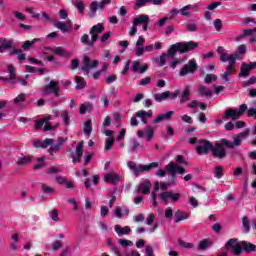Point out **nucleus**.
<instances>
[{
  "label": "nucleus",
  "mask_w": 256,
  "mask_h": 256,
  "mask_svg": "<svg viewBox=\"0 0 256 256\" xmlns=\"http://www.w3.org/2000/svg\"><path fill=\"white\" fill-rule=\"evenodd\" d=\"M199 47V43L195 41H189V42H177L170 46V48L167 51V54H162L160 56L159 65L160 67H165L167 65V57H175L177 53H180L183 55L184 53H189V51H193Z\"/></svg>",
  "instance_id": "obj_1"
},
{
  "label": "nucleus",
  "mask_w": 256,
  "mask_h": 256,
  "mask_svg": "<svg viewBox=\"0 0 256 256\" xmlns=\"http://www.w3.org/2000/svg\"><path fill=\"white\" fill-rule=\"evenodd\" d=\"M127 167H129V169H131L133 171L135 177H139L141 172L149 173V171H151V169H157V167H159V162H152L148 165H140L137 167L136 162L129 161L127 163Z\"/></svg>",
  "instance_id": "obj_2"
},
{
  "label": "nucleus",
  "mask_w": 256,
  "mask_h": 256,
  "mask_svg": "<svg viewBox=\"0 0 256 256\" xmlns=\"http://www.w3.org/2000/svg\"><path fill=\"white\" fill-rule=\"evenodd\" d=\"M226 251L232 252L233 255H241L243 253L242 242H239L237 238L229 239L224 245Z\"/></svg>",
  "instance_id": "obj_3"
},
{
  "label": "nucleus",
  "mask_w": 256,
  "mask_h": 256,
  "mask_svg": "<svg viewBox=\"0 0 256 256\" xmlns=\"http://www.w3.org/2000/svg\"><path fill=\"white\" fill-rule=\"evenodd\" d=\"M165 169L167 173L171 175L172 181H175V179H177V173H179V175H185V168L179 166V164L175 162H170L168 165L165 166Z\"/></svg>",
  "instance_id": "obj_4"
},
{
  "label": "nucleus",
  "mask_w": 256,
  "mask_h": 256,
  "mask_svg": "<svg viewBox=\"0 0 256 256\" xmlns=\"http://www.w3.org/2000/svg\"><path fill=\"white\" fill-rule=\"evenodd\" d=\"M199 67L197 66V60L190 59L187 64H185L180 70V77H185L186 75L193 74L197 71Z\"/></svg>",
  "instance_id": "obj_5"
},
{
  "label": "nucleus",
  "mask_w": 256,
  "mask_h": 256,
  "mask_svg": "<svg viewBox=\"0 0 256 256\" xmlns=\"http://www.w3.org/2000/svg\"><path fill=\"white\" fill-rule=\"evenodd\" d=\"M198 143H200V145L196 147L197 154L201 155L204 153V155H209V151H212L213 149V143L205 139L198 140Z\"/></svg>",
  "instance_id": "obj_6"
},
{
  "label": "nucleus",
  "mask_w": 256,
  "mask_h": 256,
  "mask_svg": "<svg viewBox=\"0 0 256 256\" xmlns=\"http://www.w3.org/2000/svg\"><path fill=\"white\" fill-rule=\"evenodd\" d=\"M59 81H53L51 80L49 84L44 86L43 93L44 95H49L50 93H53L55 97H61V94H59Z\"/></svg>",
  "instance_id": "obj_7"
},
{
  "label": "nucleus",
  "mask_w": 256,
  "mask_h": 256,
  "mask_svg": "<svg viewBox=\"0 0 256 256\" xmlns=\"http://www.w3.org/2000/svg\"><path fill=\"white\" fill-rule=\"evenodd\" d=\"M212 156L215 159H225L227 157V150L221 143H217L215 147L212 146Z\"/></svg>",
  "instance_id": "obj_8"
},
{
  "label": "nucleus",
  "mask_w": 256,
  "mask_h": 256,
  "mask_svg": "<svg viewBox=\"0 0 256 256\" xmlns=\"http://www.w3.org/2000/svg\"><path fill=\"white\" fill-rule=\"evenodd\" d=\"M98 67H99L98 60H94L91 63V58H89V56H87V55L84 56V62H83V66H82L83 73H89L90 69H97Z\"/></svg>",
  "instance_id": "obj_9"
},
{
  "label": "nucleus",
  "mask_w": 256,
  "mask_h": 256,
  "mask_svg": "<svg viewBox=\"0 0 256 256\" xmlns=\"http://www.w3.org/2000/svg\"><path fill=\"white\" fill-rule=\"evenodd\" d=\"M105 31V25L103 23H98L94 25L90 29V35L92 36V41H98L99 40V35Z\"/></svg>",
  "instance_id": "obj_10"
},
{
  "label": "nucleus",
  "mask_w": 256,
  "mask_h": 256,
  "mask_svg": "<svg viewBox=\"0 0 256 256\" xmlns=\"http://www.w3.org/2000/svg\"><path fill=\"white\" fill-rule=\"evenodd\" d=\"M138 193H143V195H149L151 193V181L145 180L144 182L140 183L137 188Z\"/></svg>",
  "instance_id": "obj_11"
},
{
  "label": "nucleus",
  "mask_w": 256,
  "mask_h": 256,
  "mask_svg": "<svg viewBox=\"0 0 256 256\" xmlns=\"http://www.w3.org/2000/svg\"><path fill=\"white\" fill-rule=\"evenodd\" d=\"M66 141L67 138L59 137L57 143L48 149V153L50 155H55V153H57L61 149V147H63V143H65Z\"/></svg>",
  "instance_id": "obj_12"
},
{
  "label": "nucleus",
  "mask_w": 256,
  "mask_h": 256,
  "mask_svg": "<svg viewBox=\"0 0 256 256\" xmlns=\"http://www.w3.org/2000/svg\"><path fill=\"white\" fill-rule=\"evenodd\" d=\"M54 27L60 29L62 33H67V31H69L72 27L71 20H68L66 23L57 20L54 22Z\"/></svg>",
  "instance_id": "obj_13"
},
{
  "label": "nucleus",
  "mask_w": 256,
  "mask_h": 256,
  "mask_svg": "<svg viewBox=\"0 0 256 256\" xmlns=\"http://www.w3.org/2000/svg\"><path fill=\"white\" fill-rule=\"evenodd\" d=\"M224 117L225 119H232V121H237V119H239L240 116L237 109L230 108L225 110Z\"/></svg>",
  "instance_id": "obj_14"
},
{
  "label": "nucleus",
  "mask_w": 256,
  "mask_h": 256,
  "mask_svg": "<svg viewBox=\"0 0 256 256\" xmlns=\"http://www.w3.org/2000/svg\"><path fill=\"white\" fill-rule=\"evenodd\" d=\"M114 230L116 231L118 237H123V235H129L131 233V228L129 226L122 227L119 224L114 226Z\"/></svg>",
  "instance_id": "obj_15"
},
{
  "label": "nucleus",
  "mask_w": 256,
  "mask_h": 256,
  "mask_svg": "<svg viewBox=\"0 0 256 256\" xmlns=\"http://www.w3.org/2000/svg\"><path fill=\"white\" fill-rule=\"evenodd\" d=\"M242 251L244 253H256V245L251 242L242 241Z\"/></svg>",
  "instance_id": "obj_16"
},
{
  "label": "nucleus",
  "mask_w": 256,
  "mask_h": 256,
  "mask_svg": "<svg viewBox=\"0 0 256 256\" xmlns=\"http://www.w3.org/2000/svg\"><path fill=\"white\" fill-rule=\"evenodd\" d=\"M175 115V111H168L165 114H160L154 119V123H161L162 121H167Z\"/></svg>",
  "instance_id": "obj_17"
},
{
  "label": "nucleus",
  "mask_w": 256,
  "mask_h": 256,
  "mask_svg": "<svg viewBox=\"0 0 256 256\" xmlns=\"http://www.w3.org/2000/svg\"><path fill=\"white\" fill-rule=\"evenodd\" d=\"M119 179H121V176L119 174L108 173L105 175L106 183H110L111 185L119 183Z\"/></svg>",
  "instance_id": "obj_18"
},
{
  "label": "nucleus",
  "mask_w": 256,
  "mask_h": 256,
  "mask_svg": "<svg viewBox=\"0 0 256 256\" xmlns=\"http://www.w3.org/2000/svg\"><path fill=\"white\" fill-rule=\"evenodd\" d=\"M189 97H191V87L186 86L180 96V103L184 105V103H187V101H189Z\"/></svg>",
  "instance_id": "obj_19"
},
{
  "label": "nucleus",
  "mask_w": 256,
  "mask_h": 256,
  "mask_svg": "<svg viewBox=\"0 0 256 256\" xmlns=\"http://www.w3.org/2000/svg\"><path fill=\"white\" fill-rule=\"evenodd\" d=\"M13 47V44L7 40L6 38L0 39V53H3L4 51H7V49H11Z\"/></svg>",
  "instance_id": "obj_20"
},
{
  "label": "nucleus",
  "mask_w": 256,
  "mask_h": 256,
  "mask_svg": "<svg viewBox=\"0 0 256 256\" xmlns=\"http://www.w3.org/2000/svg\"><path fill=\"white\" fill-rule=\"evenodd\" d=\"M80 41L83 43V45H87L88 47H95V43H97V41H93V36H91V40H89L88 34L82 35Z\"/></svg>",
  "instance_id": "obj_21"
},
{
  "label": "nucleus",
  "mask_w": 256,
  "mask_h": 256,
  "mask_svg": "<svg viewBox=\"0 0 256 256\" xmlns=\"http://www.w3.org/2000/svg\"><path fill=\"white\" fill-rule=\"evenodd\" d=\"M174 218V223H180V221H185V219H189V214L178 210L177 212H175Z\"/></svg>",
  "instance_id": "obj_22"
},
{
  "label": "nucleus",
  "mask_w": 256,
  "mask_h": 256,
  "mask_svg": "<svg viewBox=\"0 0 256 256\" xmlns=\"http://www.w3.org/2000/svg\"><path fill=\"white\" fill-rule=\"evenodd\" d=\"M198 93L201 97H213V92L203 85L198 87Z\"/></svg>",
  "instance_id": "obj_23"
},
{
  "label": "nucleus",
  "mask_w": 256,
  "mask_h": 256,
  "mask_svg": "<svg viewBox=\"0 0 256 256\" xmlns=\"http://www.w3.org/2000/svg\"><path fill=\"white\" fill-rule=\"evenodd\" d=\"M134 27L137 25H144L145 23H149V16L148 15H140L138 18H134Z\"/></svg>",
  "instance_id": "obj_24"
},
{
  "label": "nucleus",
  "mask_w": 256,
  "mask_h": 256,
  "mask_svg": "<svg viewBox=\"0 0 256 256\" xmlns=\"http://www.w3.org/2000/svg\"><path fill=\"white\" fill-rule=\"evenodd\" d=\"M154 99L156 103H163V101L169 99V91L155 94Z\"/></svg>",
  "instance_id": "obj_25"
},
{
  "label": "nucleus",
  "mask_w": 256,
  "mask_h": 256,
  "mask_svg": "<svg viewBox=\"0 0 256 256\" xmlns=\"http://www.w3.org/2000/svg\"><path fill=\"white\" fill-rule=\"evenodd\" d=\"M91 125H92L91 120H87V121L84 123L83 132H84V135H85L86 137H89V135H91V132L93 131V128L91 127Z\"/></svg>",
  "instance_id": "obj_26"
},
{
  "label": "nucleus",
  "mask_w": 256,
  "mask_h": 256,
  "mask_svg": "<svg viewBox=\"0 0 256 256\" xmlns=\"http://www.w3.org/2000/svg\"><path fill=\"white\" fill-rule=\"evenodd\" d=\"M91 109H93V104L85 102L80 106V114L85 115V113H87V111H91Z\"/></svg>",
  "instance_id": "obj_27"
},
{
  "label": "nucleus",
  "mask_w": 256,
  "mask_h": 256,
  "mask_svg": "<svg viewBox=\"0 0 256 256\" xmlns=\"http://www.w3.org/2000/svg\"><path fill=\"white\" fill-rule=\"evenodd\" d=\"M87 83L85 82V78L81 76H76V89H85Z\"/></svg>",
  "instance_id": "obj_28"
},
{
  "label": "nucleus",
  "mask_w": 256,
  "mask_h": 256,
  "mask_svg": "<svg viewBox=\"0 0 256 256\" xmlns=\"http://www.w3.org/2000/svg\"><path fill=\"white\" fill-rule=\"evenodd\" d=\"M17 53H19L18 61H25L26 56L23 53V50L21 49L13 48L12 51L10 52V55H17Z\"/></svg>",
  "instance_id": "obj_29"
},
{
  "label": "nucleus",
  "mask_w": 256,
  "mask_h": 256,
  "mask_svg": "<svg viewBox=\"0 0 256 256\" xmlns=\"http://www.w3.org/2000/svg\"><path fill=\"white\" fill-rule=\"evenodd\" d=\"M83 157V142H79L76 147V158L78 163H81V158Z\"/></svg>",
  "instance_id": "obj_30"
},
{
  "label": "nucleus",
  "mask_w": 256,
  "mask_h": 256,
  "mask_svg": "<svg viewBox=\"0 0 256 256\" xmlns=\"http://www.w3.org/2000/svg\"><path fill=\"white\" fill-rule=\"evenodd\" d=\"M239 54L238 53H233L230 54V58H228V66L229 67H235V63L237 60H239Z\"/></svg>",
  "instance_id": "obj_31"
},
{
  "label": "nucleus",
  "mask_w": 256,
  "mask_h": 256,
  "mask_svg": "<svg viewBox=\"0 0 256 256\" xmlns=\"http://www.w3.org/2000/svg\"><path fill=\"white\" fill-rule=\"evenodd\" d=\"M37 41H39V38H34L32 41L26 40L24 42V44L22 45V49H24V51H27L29 49H31V47L37 43Z\"/></svg>",
  "instance_id": "obj_32"
},
{
  "label": "nucleus",
  "mask_w": 256,
  "mask_h": 256,
  "mask_svg": "<svg viewBox=\"0 0 256 256\" xmlns=\"http://www.w3.org/2000/svg\"><path fill=\"white\" fill-rule=\"evenodd\" d=\"M42 187V193H44L45 195H53V193H55V188L47 186L46 184H41Z\"/></svg>",
  "instance_id": "obj_33"
},
{
  "label": "nucleus",
  "mask_w": 256,
  "mask_h": 256,
  "mask_svg": "<svg viewBox=\"0 0 256 256\" xmlns=\"http://www.w3.org/2000/svg\"><path fill=\"white\" fill-rule=\"evenodd\" d=\"M114 143H115V138L109 137V138L105 141V145H104L105 151H111V149H113Z\"/></svg>",
  "instance_id": "obj_34"
},
{
  "label": "nucleus",
  "mask_w": 256,
  "mask_h": 256,
  "mask_svg": "<svg viewBox=\"0 0 256 256\" xmlns=\"http://www.w3.org/2000/svg\"><path fill=\"white\" fill-rule=\"evenodd\" d=\"M17 165H19L20 167H23L25 165H28V163H31V157H20L18 158V160L16 161Z\"/></svg>",
  "instance_id": "obj_35"
},
{
  "label": "nucleus",
  "mask_w": 256,
  "mask_h": 256,
  "mask_svg": "<svg viewBox=\"0 0 256 256\" xmlns=\"http://www.w3.org/2000/svg\"><path fill=\"white\" fill-rule=\"evenodd\" d=\"M207 247H211V242H209V240H207V239H203L200 241V243L198 245V250L205 251V249H207Z\"/></svg>",
  "instance_id": "obj_36"
},
{
  "label": "nucleus",
  "mask_w": 256,
  "mask_h": 256,
  "mask_svg": "<svg viewBox=\"0 0 256 256\" xmlns=\"http://www.w3.org/2000/svg\"><path fill=\"white\" fill-rule=\"evenodd\" d=\"M242 225L244 229V233H249L251 226L249 225V217L243 216L242 217Z\"/></svg>",
  "instance_id": "obj_37"
},
{
  "label": "nucleus",
  "mask_w": 256,
  "mask_h": 256,
  "mask_svg": "<svg viewBox=\"0 0 256 256\" xmlns=\"http://www.w3.org/2000/svg\"><path fill=\"white\" fill-rule=\"evenodd\" d=\"M107 245L108 247H110L111 251H113L115 255L121 256V251H119V248L117 246L113 245V242L111 241V239L107 240Z\"/></svg>",
  "instance_id": "obj_38"
},
{
  "label": "nucleus",
  "mask_w": 256,
  "mask_h": 256,
  "mask_svg": "<svg viewBox=\"0 0 256 256\" xmlns=\"http://www.w3.org/2000/svg\"><path fill=\"white\" fill-rule=\"evenodd\" d=\"M54 55H59L60 57H67L68 53L63 49V47H56L53 50Z\"/></svg>",
  "instance_id": "obj_39"
},
{
  "label": "nucleus",
  "mask_w": 256,
  "mask_h": 256,
  "mask_svg": "<svg viewBox=\"0 0 256 256\" xmlns=\"http://www.w3.org/2000/svg\"><path fill=\"white\" fill-rule=\"evenodd\" d=\"M155 135V130L151 126L146 127V136H147V141H153V137Z\"/></svg>",
  "instance_id": "obj_40"
},
{
  "label": "nucleus",
  "mask_w": 256,
  "mask_h": 256,
  "mask_svg": "<svg viewBox=\"0 0 256 256\" xmlns=\"http://www.w3.org/2000/svg\"><path fill=\"white\" fill-rule=\"evenodd\" d=\"M238 77H241V78L249 77V70L245 67V63H242Z\"/></svg>",
  "instance_id": "obj_41"
},
{
  "label": "nucleus",
  "mask_w": 256,
  "mask_h": 256,
  "mask_svg": "<svg viewBox=\"0 0 256 256\" xmlns=\"http://www.w3.org/2000/svg\"><path fill=\"white\" fill-rule=\"evenodd\" d=\"M136 117H153V110H148L147 112L140 110L136 112Z\"/></svg>",
  "instance_id": "obj_42"
},
{
  "label": "nucleus",
  "mask_w": 256,
  "mask_h": 256,
  "mask_svg": "<svg viewBox=\"0 0 256 256\" xmlns=\"http://www.w3.org/2000/svg\"><path fill=\"white\" fill-rule=\"evenodd\" d=\"M214 177H216V179H221L223 177V166L215 167Z\"/></svg>",
  "instance_id": "obj_43"
},
{
  "label": "nucleus",
  "mask_w": 256,
  "mask_h": 256,
  "mask_svg": "<svg viewBox=\"0 0 256 256\" xmlns=\"http://www.w3.org/2000/svg\"><path fill=\"white\" fill-rule=\"evenodd\" d=\"M189 9H191V5L184 6L179 10L180 15H183L184 17H191V12H189Z\"/></svg>",
  "instance_id": "obj_44"
},
{
  "label": "nucleus",
  "mask_w": 256,
  "mask_h": 256,
  "mask_svg": "<svg viewBox=\"0 0 256 256\" xmlns=\"http://www.w3.org/2000/svg\"><path fill=\"white\" fill-rule=\"evenodd\" d=\"M60 117L63 119L64 125L66 127H68V125H69V112L66 111V110L62 111L61 114H60Z\"/></svg>",
  "instance_id": "obj_45"
},
{
  "label": "nucleus",
  "mask_w": 256,
  "mask_h": 256,
  "mask_svg": "<svg viewBox=\"0 0 256 256\" xmlns=\"http://www.w3.org/2000/svg\"><path fill=\"white\" fill-rule=\"evenodd\" d=\"M8 73L10 75V79L15 81L17 74L15 72V66H13V64H10L8 66Z\"/></svg>",
  "instance_id": "obj_46"
},
{
  "label": "nucleus",
  "mask_w": 256,
  "mask_h": 256,
  "mask_svg": "<svg viewBox=\"0 0 256 256\" xmlns=\"http://www.w3.org/2000/svg\"><path fill=\"white\" fill-rule=\"evenodd\" d=\"M248 117H254L256 119V108H249L247 111ZM253 135H256V125L252 131Z\"/></svg>",
  "instance_id": "obj_47"
},
{
  "label": "nucleus",
  "mask_w": 256,
  "mask_h": 256,
  "mask_svg": "<svg viewBox=\"0 0 256 256\" xmlns=\"http://www.w3.org/2000/svg\"><path fill=\"white\" fill-rule=\"evenodd\" d=\"M220 145H222V147H227L228 149H233L235 147V144H233V142H231V141H229V140H227L225 138H223L221 140V144Z\"/></svg>",
  "instance_id": "obj_48"
},
{
  "label": "nucleus",
  "mask_w": 256,
  "mask_h": 256,
  "mask_svg": "<svg viewBox=\"0 0 256 256\" xmlns=\"http://www.w3.org/2000/svg\"><path fill=\"white\" fill-rule=\"evenodd\" d=\"M175 161L177 165H188V162L185 161V158L183 157V155H177L175 157Z\"/></svg>",
  "instance_id": "obj_49"
},
{
  "label": "nucleus",
  "mask_w": 256,
  "mask_h": 256,
  "mask_svg": "<svg viewBox=\"0 0 256 256\" xmlns=\"http://www.w3.org/2000/svg\"><path fill=\"white\" fill-rule=\"evenodd\" d=\"M55 143V140L52 138H46L44 141H42L43 149H47V147L53 145Z\"/></svg>",
  "instance_id": "obj_50"
},
{
  "label": "nucleus",
  "mask_w": 256,
  "mask_h": 256,
  "mask_svg": "<svg viewBox=\"0 0 256 256\" xmlns=\"http://www.w3.org/2000/svg\"><path fill=\"white\" fill-rule=\"evenodd\" d=\"M205 83L209 84L212 81H217V76L215 74H207L204 78Z\"/></svg>",
  "instance_id": "obj_51"
},
{
  "label": "nucleus",
  "mask_w": 256,
  "mask_h": 256,
  "mask_svg": "<svg viewBox=\"0 0 256 256\" xmlns=\"http://www.w3.org/2000/svg\"><path fill=\"white\" fill-rule=\"evenodd\" d=\"M63 247V242L61 240H56L52 244L53 251H59Z\"/></svg>",
  "instance_id": "obj_52"
},
{
  "label": "nucleus",
  "mask_w": 256,
  "mask_h": 256,
  "mask_svg": "<svg viewBox=\"0 0 256 256\" xmlns=\"http://www.w3.org/2000/svg\"><path fill=\"white\" fill-rule=\"evenodd\" d=\"M159 195L161 197V201H163V203H167V199H170L171 191L162 192Z\"/></svg>",
  "instance_id": "obj_53"
},
{
  "label": "nucleus",
  "mask_w": 256,
  "mask_h": 256,
  "mask_svg": "<svg viewBox=\"0 0 256 256\" xmlns=\"http://www.w3.org/2000/svg\"><path fill=\"white\" fill-rule=\"evenodd\" d=\"M180 247H183L184 249H193V243L185 242L183 240L178 241Z\"/></svg>",
  "instance_id": "obj_54"
},
{
  "label": "nucleus",
  "mask_w": 256,
  "mask_h": 256,
  "mask_svg": "<svg viewBox=\"0 0 256 256\" xmlns=\"http://www.w3.org/2000/svg\"><path fill=\"white\" fill-rule=\"evenodd\" d=\"M181 91L179 90H175L174 92L169 91V95H168V99H170V101H175L177 96L180 95Z\"/></svg>",
  "instance_id": "obj_55"
},
{
  "label": "nucleus",
  "mask_w": 256,
  "mask_h": 256,
  "mask_svg": "<svg viewBox=\"0 0 256 256\" xmlns=\"http://www.w3.org/2000/svg\"><path fill=\"white\" fill-rule=\"evenodd\" d=\"M214 27H215L216 31H221V29L223 28V21H221V19H215Z\"/></svg>",
  "instance_id": "obj_56"
},
{
  "label": "nucleus",
  "mask_w": 256,
  "mask_h": 256,
  "mask_svg": "<svg viewBox=\"0 0 256 256\" xmlns=\"http://www.w3.org/2000/svg\"><path fill=\"white\" fill-rule=\"evenodd\" d=\"M249 35H253V29H245L243 34L238 36V40L239 39H244V37H249Z\"/></svg>",
  "instance_id": "obj_57"
},
{
  "label": "nucleus",
  "mask_w": 256,
  "mask_h": 256,
  "mask_svg": "<svg viewBox=\"0 0 256 256\" xmlns=\"http://www.w3.org/2000/svg\"><path fill=\"white\" fill-rule=\"evenodd\" d=\"M118 243L122 245V247H131L133 245L132 241L123 239L118 240Z\"/></svg>",
  "instance_id": "obj_58"
},
{
  "label": "nucleus",
  "mask_w": 256,
  "mask_h": 256,
  "mask_svg": "<svg viewBox=\"0 0 256 256\" xmlns=\"http://www.w3.org/2000/svg\"><path fill=\"white\" fill-rule=\"evenodd\" d=\"M13 15L16 17V19H18V21H25V19H27V17H25L23 13L19 11H14Z\"/></svg>",
  "instance_id": "obj_59"
},
{
  "label": "nucleus",
  "mask_w": 256,
  "mask_h": 256,
  "mask_svg": "<svg viewBox=\"0 0 256 256\" xmlns=\"http://www.w3.org/2000/svg\"><path fill=\"white\" fill-rule=\"evenodd\" d=\"M25 97H27V95H25V93H21L19 94L15 99H14V103H23V101H25Z\"/></svg>",
  "instance_id": "obj_60"
},
{
  "label": "nucleus",
  "mask_w": 256,
  "mask_h": 256,
  "mask_svg": "<svg viewBox=\"0 0 256 256\" xmlns=\"http://www.w3.org/2000/svg\"><path fill=\"white\" fill-rule=\"evenodd\" d=\"M233 139H234V142H233L234 147H239V145L243 143V140L238 135H234Z\"/></svg>",
  "instance_id": "obj_61"
},
{
  "label": "nucleus",
  "mask_w": 256,
  "mask_h": 256,
  "mask_svg": "<svg viewBox=\"0 0 256 256\" xmlns=\"http://www.w3.org/2000/svg\"><path fill=\"white\" fill-rule=\"evenodd\" d=\"M186 29L187 31H189V33H194L195 31H197V24L188 23Z\"/></svg>",
  "instance_id": "obj_62"
},
{
  "label": "nucleus",
  "mask_w": 256,
  "mask_h": 256,
  "mask_svg": "<svg viewBox=\"0 0 256 256\" xmlns=\"http://www.w3.org/2000/svg\"><path fill=\"white\" fill-rule=\"evenodd\" d=\"M256 77H251L249 80L244 82V87H250V85H255Z\"/></svg>",
  "instance_id": "obj_63"
},
{
  "label": "nucleus",
  "mask_w": 256,
  "mask_h": 256,
  "mask_svg": "<svg viewBox=\"0 0 256 256\" xmlns=\"http://www.w3.org/2000/svg\"><path fill=\"white\" fill-rule=\"evenodd\" d=\"M147 5V1H137L134 4V9H141V7H145Z\"/></svg>",
  "instance_id": "obj_64"
}]
</instances>
